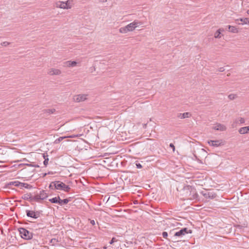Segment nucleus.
Returning a JSON list of instances; mask_svg holds the SVG:
<instances>
[{
    "instance_id": "31",
    "label": "nucleus",
    "mask_w": 249,
    "mask_h": 249,
    "mask_svg": "<svg viewBox=\"0 0 249 249\" xmlns=\"http://www.w3.org/2000/svg\"><path fill=\"white\" fill-rule=\"evenodd\" d=\"M236 95L233 94H231L228 96V97L230 100H233L236 98Z\"/></svg>"
},
{
    "instance_id": "36",
    "label": "nucleus",
    "mask_w": 249,
    "mask_h": 249,
    "mask_svg": "<svg viewBox=\"0 0 249 249\" xmlns=\"http://www.w3.org/2000/svg\"><path fill=\"white\" fill-rule=\"evenodd\" d=\"M116 241V239L115 237H113L111 240L109 241L110 244H112L114 242Z\"/></svg>"
},
{
    "instance_id": "8",
    "label": "nucleus",
    "mask_w": 249,
    "mask_h": 249,
    "mask_svg": "<svg viewBox=\"0 0 249 249\" xmlns=\"http://www.w3.org/2000/svg\"><path fill=\"white\" fill-rule=\"evenodd\" d=\"M208 143L211 146L214 147H218L221 145H222V142L219 140H210L208 142Z\"/></svg>"
},
{
    "instance_id": "39",
    "label": "nucleus",
    "mask_w": 249,
    "mask_h": 249,
    "mask_svg": "<svg viewBox=\"0 0 249 249\" xmlns=\"http://www.w3.org/2000/svg\"><path fill=\"white\" fill-rule=\"evenodd\" d=\"M239 122H240V123L241 124H243V123H245V120H244V118H240L239 119Z\"/></svg>"
},
{
    "instance_id": "26",
    "label": "nucleus",
    "mask_w": 249,
    "mask_h": 249,
    "mask_svg": "<svg viewBox=\"0 0 249 249\" xmlns=\"http://www.w3.org/2000/svg\"><path fill=\"white\" fill-rule=\"evenodd\" d=\"M48 155L45 156V154H43V157L44 159L43 163L45 166H46L48 164L49 159H48Z\"/></svg>"
},
{
    "instance_id": "10",
    "label": "nucleus",
    "mask_w": 249,
    "mask_h": 249,
    "mask_svg": "<svg viewBox=\"0 0 249 249\" xmlns=\"http://www.w3.org/2000/svg\"><path fill=\"white\" fill-rule=\"evenodd\" d=\"M213 129L216 130L224 131L226 129V127L223 124H217L213 127Z\"/></svg>"
},
{
    "instance_id": "25",
    "label": "nucleus",
    "mask_w": 249,
    "mask_h": 249,
    "mask_svg": "<svg viewBox=\"0 0 249 249\" xmlns=\"http://www.w3.org/2000/svg\"><path fill=\"white\" fill-rule=\"evenodd\" d=\"M119 32L123 34H125L128 32L127 28H126V26H124L123 27H121L119 29Z\"/></svg>"
},
{
    "instance_id": "5",
    "label": "nucleus",
    "mask_w": 249,
    "mask_h": 249,
    "mask_svg": "<svg viewBox=\"0 0 249 249\" xmlns=\"http://www.w3.org/2000/svg\"><path fill=\"white\" fill-rule=\"evenodd\" d=\"M142 24V22L138 20H135L133 22L127 25L126 28L128 29V32L133 31L135 29L136 27Z\"/></svg>"
},
{
    "instance_id": "33",
    "label": "nucleus",
    "mask_w": 249,
    "mask_h": 249,
    "mask_svg": "<svg viewBox=\"0 0 249 249\" xmlns=\"http://www.w3.org/2000/svg\"><path fill=\"white\" fill-rule=\"evenodd\" d=\"M10 44V43L7 41H4L1 43V45L3 46H7Z\"/></svg>"
},
{
    "instance_id": "23",
    "label": "nucleus",
    "mask_w": 249,
    "mask_h": 249,
    "mask_svg": "<svg viewBox=\"0 0 249 249\" xmlns=\"http://www.w3.org/2000/svg\"><path fill=\"white\" fill-rule=\"evenodd\" d=\"M70 200H71V199L70 198H65L64 199H61V198H60L59 205H62L63 204H66L69 201H70Z\"/></svg>"
},
{
    "instance_id": "50",
    "label": "nucleus",
    "mask_w": 249,
    "mask_h": 249,
    "mask_svg": "<svg viewBox=\"0 0 249 249\" xmlns=\"http://www.w3.org/2000/svg\"><path fill=\"white\" fill-rule=\"evenodd\" d=\"M187 187L191 188V186H188Z\"/></svg>"
},
{
    "instance_id": "24",
    "label": "nucleus",
    "mask_w": 249,
    "mask_h": 249,
    "mask_svg": "<svg viewBox=\"0 0 249 249\" xmlns=\"http://www.w3.org/2000/svg\"><path fill=\"white\" fill-rule=\"evenodd\" d=\"M41 200V198H39V195H35L34 196H32L31 202L34 201H36V202H39V201Z\"/></svg>"
},
{
    "instance_id": "11",
    "label": "nucleus",
    "mask_w": 249,
    "mask_h": 249,
    "mask_svg": "<svg viewBox=\"0 0 249 249\" xmlns=\"http://www.w3.org/2000/svg\"><path fill=\"white\" fill-rule=\"evenodd\" d=\"M191 114L190 112H185L184 113H178V117L180 119H184L189 118L191 117Z\"/></svg>"
},
{
    "instance_id": "45",
    "label": "nucleus",
    "mask_w": 249,
    "mask_h": 249,
    "mask_svg": "<svg viewBox=\"0 0 249 249\" xmlns=\"http://www.w3.org/2000/svg\"><path fill=\"white\" fill-rule=\"evenodd\" d=\"M100 1L102 2H104L105 1H107V0H100Z\"/></svg>"
},
{
    "instance_id": "18",
    "label": "nucleus",
    "mask_w": 249,
    "mask_h": 249,
    "mask_svg": "<svg viewBox=\"0 0 249 249\" xmlns=\"http://www.w3.org/2000/svg\"><path fill=\"white\" fill-rule=\"evenodd\" d=\"M39 196V198H41V200H44L48 197L47 194L44 190L40 192Z\"/></svg>"
},
{
    "instance_id": "17",
    "label": "nucleus",
    "mask_w": 249,
    "mask_h": 249,
    "mask_svg": "<svg viewBox=\"0 0 249 249\" xmlns=\"http://www.w3.org/2000/svg\"><path fill=\"white\" fill-rule=\"evenodd\" d=\"M19 187H20V188L24 187L28 189H31L33 188V186L30 184L20 182H19Z\"/></svg>"
},
{
    "instance_id": "29",
    "label": "nucleus",
    "mask_w": 249,
    "mask_h": 249,
    "mask_svg": "<svg viewBox=\"0 0 249 249\" xmlns=\"http://www.w3.org/2000/svg\"><path fill=\"white\" fill-rule=\"evenodd\" d=\"M56 182H55V181H52L51 182V183L49 185V188H50V189H51V190H55V185H54V183H55Z\"/></svg>"
},
{
    "instance_id": "37",
    "label": "nucleus",
    "mask_w": 249,
    "mask_h": 249,
    "mask_svg": "<svg viewBox=\"0 0 249 249\" xmlns=\"http://www.w3.org/2000/svg\"><path fill=\"white\" fill-rule=\"evenodd\" d=\"M66 3V7H68V9H70L71 8V6L70 5V3L69 2V1H67L65 2Z\"/></svg>"
},
{
    "instance_id": "44",
    "label": "nucleus",
    "mask_w": 249,
    "mask_h": 249,
    "mask_svg": "<svg viewBox=\"0 0 249 249\" xmlns=\"http://www.w3.org/2000/svg\"><path fill=\"white\" fill-rule=\"evenodd\" d=\"M194 198H196V197H197L198 196V195L197 193H195L194 195Z\"/></svg>"
},
{
    "instance_id": "6",
    "label": "nucleus",
    "mask_w": 249,
    "mask_h": 249,
    "mask_svg": "<svg viewBox=\"0 0 249 249\" xmlns=\"http://www.w3.org/2000/svg\"><path fill=\"white\" fill-rule=\"evenodd\" d=\"M201 194L207 199H213L217 196L216 194L213 192L202 191Z\"/></svg>"
},
{
    "instance_id": "47",
    "label": "nucleus",
    "mask_w": 249,
    "mask_h": 249,
    "mask_svg": "<svg viewBox=\"0 0 249 249\" xmlns=\"http://www.w3.org/2000/svg\"><path fill=\"white\" fill-rule=\"evenodd\" d=\"M146 124H143V127L144 128H145V127H146Z\"/></svg>"
},
{
    "instance_id": "42",
    "label": "nucleus",
    "mask_w": 249,
    "mask_h": 249,
    "mask_svg": "<svg viewBox=\"0 0 249 249\" xmlns=\"http://www.w3.org/2000/svg\"><path fill=\"white\" fill-rule=\"evenodd\" d=\"M175 229H174V230H171V231H170L169 233L170 235H173V234H174V233H173V231H175Z\"/></svg>"
},
{
    "instance_id": "43",
    "label": "nucleus",
    "mask_w": 249,
    "mask_h": 249,
    "mask_svg": "<svg viewBox=\"0 0 249 249\" xmlns=\"http://www.w3.org/2000/svg\"><path fill=\"white\" fill-rule=\"evenodd\" d=\"M90 223L92 225H94L95 224V221L94 220H91Z\"/></svg>"
},
{
    "instance_id": "28",
    "label": "nucleus",
    "mask_w": 249,
    "mask_h": 249,
    "mask_svg": "<svg viewBox=\"0 0 249 249\" xmlns=\"http://www.w3.org/2000/svg\"><path fill=\"white\" fill-rule=\"evenodd\" d=\"M66 138V137H60L58 139H56L54 143L55 144L59 143L61 141H62L63 139H64Z\"/></svg>"
},
{
    "instance_id": "16",
    "label": "nucleus",
    "mask_w": 249,
    "mask_h": 249,
    "mask_svg": "<svg viewBox=\"0 0 249 249\" xmlns=\"http://www.w3.org/2000/svg\"><path fill=\"white\" fill-rule=\"evenodd\" d=\"M56 6L58 8L68 9V7H66L65 2L59 1L56 3Z\"/></svg>"
},
{
    "instance_id": "14",
    "label": "nucleus",
    "mask_w": 249,
    "mask_h": 249,
    "mask_svg": "<svg viewBox=\"0 0 249 249\" xmlns=\"http://www.w3.org/2000/svg\"><path fill=\"white\" fill-rule=\"evenodd\" d=\"M15 186L16 187H19V181H10L7 183L6 186L8 188H10V186Z\"/></svg>"
},
{
    "instance_id": "40",
    "label": "nucleus",
    "mask_w": 249,
    "mask_h": 249,
    "mask_svg": "<svg viewBox=\"0 0 249 249\" xmlns=\"http://www.w3.org/2000/svg\"><path fill=\"white\" fill-rule=\"evenodd\" d=\"M225 71V69L224 67H220L218 69V71H220V72H223Z\"/></svg>"
},
{
    "instance_id": "30",
    "label": "nucleus",
    "mask_w": 249,
    "mask_h": 249,
    "mask_svg": "<svg viewBox=\"0 0 249 249\" xmlns=\"http://www.w3.org/2000/svg\"><path fill=\"white\" fill-rule=\"evenodd\" d=\"M162 235L163 236V238L167 239L168 241H170V240L167 237H168V234L167 233V232L166 231H163L162 232Z\"/></svg>"
},
{
    "instance_id": "22",
    "label": "nucleus",
    "mask_w": 249,
    "mask_h": 249,
    "mask_svg": "<svg viewBox=\"0 0 249 249\" xmlns=\"http://www.w3.org/2000/svg\"><path fill=\"white\" fill-rule=\"evenodd\" d=\"M222 31H224L223 29H219L216 31L214 34V37L216 38H219L221 37V33Z\"/></svg>"
},
{
    "instance_id": "4",
    "label": "nucleus",
    "mask_w": 249,
    "mask_h": 249,
    "mask_svg": "<svg viewBox=\"0 0 249 249\" xmlns=\"http://www.w3.org/2000/svg\"><path fill=\"white\" fill-rule=\"evenodd\" d=\"M192 233V231L191 230H188L187 228H183L180 229L179 231L175 232L173 236L181 237L186 234Z\"/></svg>"
},
{
    "instance_id": "35",
    "label": "nucleus",
    "mask_w": 249,
    "mask_h": 249,
    "mask_svg": "<svg viewBox=\"0 0 249 249\" xmlns=\"http://www.w3.org/2000/svg\"><path fill=\"white\" fill-rule=\"evenodd\" d=\"M169 146L172 148L173 152H174L175 151V146L173 143H170Z\"/></svg>"
},
{
    "instance_id": "7",
    "label": "nucleus",
    "mask_w": 249,
    "mask_h": 249,
    "mask_svg": "<svg viewBox=\"0 0 249 249\" xmlns=\"http://www.w3.org/2000/svg\"><path fill=\"white\" fill-rule=\"evenodd\" d=\"M87 96V95H86V94L76 95L73 96V100L74 101V102H77V103H79L80 102H83L86 100Z\"/></svg>"
},
{
    "instance_id": "12",
    "label": "nucleus",
    "mask_w": 249,
    "mask_h": 249,
    "mask_svg": "<svg viewBox=\"0 0 249 249\" xmlns=\"http://www.w3.org/2000/svg\"><path fill=\"white\" fill-rule=\"evenodd\" d=\"M239 132L241 134H245L249 132V126L241 127L239 130Z\"/></svg>"
},
{
    "instance_id": "3",
    "label": "nucleus",
    "mask_w": 249,
    "mask_h": 249,
    "mask_svg": "<svg viewBox=\"0 0 249 249\" xmlns=\"http://www.w3.org/2000/svg\"><path fill=\"white\" fill-rule=\"evenodd\" d=\"M42 211H33L26 210V213L28 217L36 219L40 216L42 214Z\"/></svg>"
},
{
    "instance_id": "9",
    "label": "nucleus",
    "mask_w": 249,
    "mask_h": 249,
    "mask_svg": "<svg viewBox=\"0 0 249 249\" xmlns=\"http://www.w3.org/2000/svg\"><path fill=\"white\" fill-rule=\"evenodd\" d=\"M77 62L75 61H67L63 62V66L64 67H74L77 65Z\"/></svg>"
},
{
    "instance_id": "15",
    "label": "nucleus",
    "mask_w": 249,
    "mask_h": 249,
    "mask_svg": "<svg viewBox=\"0 0 249 249\" xmlns=\"http://www.w3.org/2000/svg\"><path fill=\"white\" fill-rule=\"evenodd\" d=\"M21 198L24 200H28L31 202L32 195L31 193L26 194L22 196Z\"/></svg>"
},
{
    "instance_id": "19",
    "label": "nucleus",
    "mask_w": 249,
    "mask_h": 249,
    "mask_svg": "<svg viewBox=\"0 0 249 249\" xmlns=\"http://www.w3.org/2000/svg\"><path fill=\"white\" fill-rule=\"evenodd\" d=\"M60 197L59 196L49 199V201L52 203H57L59 204Z\"/></svg>"
},
{
    "instance_id": "21",
    "label": "nucleus",
    "mask_w": 249,
    "mask_h": 249,
    "mask_svg": "<svg viewBox=\"0 0 249 249\" xmlns=\"http://www.w3.org/2000/svg\"><path fill=\"white\" fill-rule=\"evenodd\" d=\"M229 31L231 33H236L238 32L237 28L235 26L228 25V26Z\"/></svg>"
},
{
    "instance_id": "34",
    "label": "nucleus",
    "mask_w": 249,
    "mask_h": 249,
    "mask_svg": "<svg viewBox=\"0 0 249 249\" xmlns=\"http://www.w3.org/2000/svg\"><path fill=\"white\" fill-rule=\"evenodd\" d=\"M136 166L137 168H142V164L139 162L136 163Z\"/></svg>"
},
{
    "instance_id": "38",
    "label": "nucleus",
    "mask_w": 249,
    "mask_h": 249,
    "mask_svg": "<svg viewBox=\"0 0 249 249\" xmlns=\"http://www.w3.org/2000/svg\"><path fill=\"white\" fill-rule=\"evenodd\" d=\"M26 165H27V166H33V167H39V165H38L37 164L34 165V164H26Z\"/></svg>"
},
{
    "instance_id": "2",
    "label": "nucleus",
    "mask_w": 249,
    "mask_h": 249,
    "mask_svg": "<svg viewBox=\"0 0 249 249\" xmlns=\"http://www.w3.org/2000/svg\"><path fill=\"white\" fill-rule=\"evenodd\" d=\"M55 189L56 190H63L66 192H69L71 188L69 185H66L64 183L60 181H55Z\"/></svg>"
},
{
    "instance_id": "46",
    "label": "nucleus",
    "mask_w": 249,
    "mask_h": 249,
    "mask_svg": "<svg viewBox=\"0 0 249 249\" xmlns=\"http://www.w3.org/2000/svg\"><path fill=\"white\" fill-rule=\"evenodd\" d=\"M47 175V173H44L43 175V177L46 176Z\"/></svg>"
},
{
    "instance_id": "32",
    "label": "nucleus",
    "mask_w": 249,
    "mask_h": 249,
    "mask_svg": "<svg viewBox=\"0 0 249 249\" xmlns=\"http://www.w3.org/2000/svg\"><path fill=\"white\" fill-rule=\"evenodd\" d=\"M57 242L58 240H57L55 238H53L50 241V243L52 244L53 245H54Z\"/></svg>"
},
{
    "instance_id": "49",
    "label": "nucleus",
    "mask_w": 249,
    "mask_h": 249,
    "mask_svg": "<svg viewBox=\"0 0 249 249\" xmlns=\"http://www.w3.org/2000/svg\"><path fill=\"white\" fill-rule=\"evenodd\" d=\"M247 13L249 15V10L247 11Z\"/></svg>"
},
{
    "instance_id": "41",
    "label": "nucleus",
    "mask_w": 249,
    "mask_h": 249,
    "mask_svg": "<svg viewBox=\"0 0 249 249\" xmlns=\"http://www.w3.org/2000/svg\"><path fill=\"white\" fill-rule=\"evenodd\" d=\"M234 227L240 229H242V226L240 225H236L234 226Z\"/></svg>"
},
{
    "instance_id": "27",
    "label": "nucleus",
    "mask_w": 249,
    "mask_h": 249,
    "mask_svg": "<svg viewBox=\"0 0 249 249\" xmlns=\"http://www.w3.org/2000/svg\"><path fill=\"white\" fill-rule=\"evenodd\" d=\"M44 112L47 113L49 114L53 113L55 111V109L54 108L52 109H45L44 110Z\"/></svg>"
},
{
    "instance_id": "48",
    "label": "nucleus",
    "mask_w": 249,
    "mask_h": 249,
    "mask_svg": "<svg viewBox=\"0 0 249 249\" xmlns=\"http://www.w3.org/2000/svg\"><path fill=\"white\" fill-rule=\"evenodd\" d=\"M134 204H138V201H137V200H136V201H135L134 202Z\"/></svg>"
},
{
    "instance_id": "20",
    "label": "nucleus",
    "mask_w": 249,
    "mask_h": 249,
    "mask_svg": "<svg viewBox=\"0 0 249 249\" xmlns=\"http://www.w3.org/2000/svg\"><path fill=\"white\" fill-rule=\"evenodd\" d=\"M237 21H241V22H242V23H241V24H249V18H240V19H238L237 20ZM239 24H240V23H238Z\"/></svg>"
},
{
    "instance_id": "13",
    "label": "nucleus",
    "mask_w": 249,
    "mask_h": 249,
    "mask_svg": "<svg viewBox=\"0 0 249 249\" xmlns=\"http://www.w3.org/2000/svg\"><path fill=\"white\" fill-rule=\"evenodd\" d=\"M49 73L51 75H59L61 73V71L58 69H52Z\"/></svg>"
},
{
    "instance_id": "1",
    "label": "nucleus",
    "mask_w": 249,
    "mask_h": 249,
    "mask_svg": "<svg viewBox=\"0 0 249 249\" xmlns=\"http://www.w3.org/2000/svg\"><path fill=\"white\" fill-rule=\"evenodd\" d=\"M20 236L25 240H30L32 238L33 234L32 232L24 228H19L18 229Z\"/></svg>"
}]
</instances>
